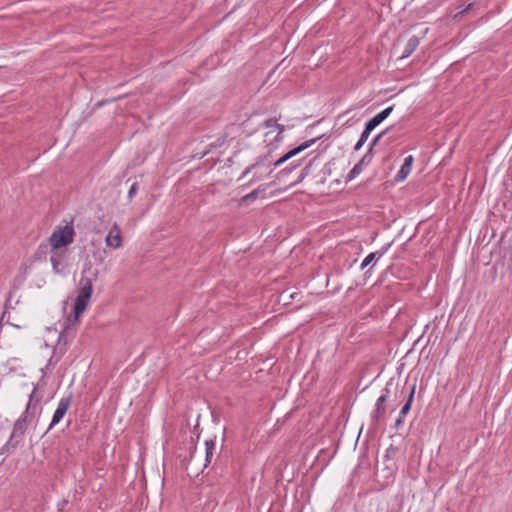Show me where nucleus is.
Returning a JSON list of instances; mask_svg holds the SVG:
<instances>
[{
    "instance_id": "nucleus-1",
    "label": "nucleus",
    "mask_w": 512,
    "mask_h": 512,
    "mask_svg": "<svg viewBox=\"0 0 512 512\" xmlns=\"http://www.w3.org/2000/svg\"><path fill=\"white\" fill-rule=\"evenodd\" d=\"M93 292L92 279L82 274L78 283V295L73 308V321L79 323L80 316L86 310Z\"/></svg>"
},
{
    "instance_id": "nucleus-2",
    "label": "nucleus",
    "mask_w": 512,
    "mask_h": 512,
    "mask_svg": "<svg viewBox=\"0 0 512 512\" xmlns=\"http://www.w3.org/2000/svg\"><path fill=\"white\" fill-rule=\"evenodd\" d=\"M30 416L31 415L29 413V405H26L25 410L23 411L21 416L14 422L11 435L8 441L1 448V453L14 450L23 440L28 428Z\"/></svg>"
},
{
    "instance_id": "nucleus-3",
    "label": "nucleus",
    "mask_w": 512,
    "mask_h": 512,
    "mask_svg": "<svg viewBox=\"0 0 512 512\" xmlns=\"http://www.w3.org/2000/svg\"><path fill=\"white\" fill-rule=\"evenodd\" d=\"M74 235L75 231L71 223L56 227L48 238L51 252L57 253L61 248L70 245L73 242Z\"/></svg>"
},
{
    "instance_id": "nucleus-4",
    "label": "nucleus",
    "mask_w": 512,
    "mask_h": 512,
    "mask_svg": "<svg viewBox=\"0 0 512 512\" xmlns=\"http://www.w3.org/2000/svg\"><path fill=\"white\" fill-rule=\"evenodd\" d=\"M392 386H393V383H392V380H390L385 385V387L383 388V390L381 392V395L379 396V398L376 401L375 409L372 413V419L375 422H379L384 417V415L386 413L385 403L390 396V393H391L390 389Z\"/></svg>"
},
{
    "instance_id": "nucleus-5",
    "label": "nucleus",
    "mask_w": 512,
    "mask_h": 512,
    "mask_svg": "<svg viewBox=\"0 0 512 512\" xmlns=\"http://www.w3.org/2000/svg\"><path fill=\"white\" fill-rule=\"evenodd\" d=\"M316 142V139H310V140H307L305 142H303L302 144H300L299 146L289 150L288 152H286L282 157H280L278 160H276L274 163H273V168L270 170V172L273 171V169L281 166L282 164H284L286 161H288L289 159L293 158L294 156L298 155L299 153H301L302 151L306 150L307 148L311 147L314 143Z\"/></svg>"
},
{
    "instance_id": "nucleus-6",
    "label": "nucleus",
    "mask_w": 512,
    "mask_h": 512,
    "mask_svg": "<svg viewBox=\"0 0 512 512\" xmlns=\"http://www.w3.org/2000/svg\"><path fill=\"white\" fill-rule=\"evenodd\" d=\"M72 401V395H68L67 397H63L60 399L58 406L53 414L52 421L49 425V429L58 424L63 417L65 416L67 410L69 409Z\"/></svg>"
},
{
    "instance_id": "nucleus-7",
    "label": "nucleus",
    "mask_w": 512,
    "mask_h": 512,
    "mask_svg": "<svg viewBox=\"0 0 512 512\" xmlns=\"http://www.w3.org/2000/svg\"><path fill=\"white\" fill-rule=\"evenodd\" d=\"M105 242L108 247H111L113 249H117L121 246V229L117 224H114L113 227L110 229L106 236Z\"/></svg>"
},
{
    "instance_id": "nucleus-8",
    "label": "nucleus",
    "mask_w": 512,
    "mask_h": 512,
    "mask_svg": "<svg viewBox=\"0 0 512 512\" xmlns=\"http://www.w3.org/2000/svg\"><path fill=\"white\" fill-rule=\"evenodd\" d=\"M413 161H414V158H413L412 155H409L408 157H406L404 159V163L401 166V168L398 171L397 176H396V178L398 180H404L408 176V174L411 171V167H412Z\"/></svg>"
},
{
    "instance_id": "nucleus-9",
    "label": "nucleus",
    "mask_w": 512,
    "mask_h": 512,
    "mask_svg": "<svg viewBox=\"0 0 512 512\" xmlns=\"http://www.w3.org/2000/svg\"><path fill=\"white\" fill-rule=\"evenodd\" d=\"M263 125L265 128H268V129H272V128L277 129L278 133L276 136V140L282 139V135H283L285 128H284V125L277 123L276 118H269V119L265 120Z\"/></svg>"
},
{
    "instance_id": "nucleus-10",
    "label": "nucleus",
    "mask_w": 512,
    "mask_h": 512,
    "mask_svg": "<svg viewBox=\"0 0 512 512\" xmlns=\"http://www.w3.org/2000/svg\"><path fill=\"white\" fill-rule=\"evenodd\" d=\"M418 45L419 38L417 36L410 37L405 45V49L401 58L410 56L417 49Z\"/></svg>"
},
{
    "instance_id": "nucleus-11",
    "label": "nucleus",
    "mask_w": 512,
    "mask_h": 512,
    "mask_svg": "<svg viewBox=\"0 0 512 512\" xmlns=\"http://www.w3.org/2000/svg\"><path fill=\"white\" fill-rule=\"evenodd\" d=\"M50 262L52 264L53 270L56 273H60L64 268V263L62 259V255L60 253V250L56 252H52V255L50 257Z\"/></svg>"
},
{
    "instance_id": "nucleus-12",
    "label": "nucleus",
    "mask_w": 512,
    "mask_h": 512,
    "mask_svg": "<svg viewBox=\"0 0 512 512\" xmlns=\"http://www.w3.org/2000/svg\"><path fill=\"white\" fill-rule=\"evenodd\" d=\"M415 390H416V385L414 384L410 388L406 403L403 405V407L401 408V410L399 412L400 416L405 417L409 413L411 406H412L413 399H414Z\"/></svg>"
},
{
    "instance_id": "nucleus-13",
    "label": "nucleus",
    "mask_w": 512,
    "mask_h": 512,
    "mask_svg": "<svg viewBox=\"0 0 512 512\" xmlns=\"http://www.w3.org/2000/svg\"><path fill=\"white\" fill-rule=\"evenodd\" d=\"M312 165L313 161L310 160L309 163L301 170L300 175L295 180L291 181L286 188H290L301 183L310 174Z\"/></svg>"
},
{
    "instance_id": "nucleus-14",
    "label": "nucleus",
    "mask_w": 512,
    "mask_h": 512,
    "mask_svg": "<svg viewBox=\"0 0 512 512\" xmlns=\"http://www.w3.org/2000/svg\"><path fill=\"white\" fill-rule=\"evenodd\" d=\"M265 190H266V186H264V185L259 186L258 188L254 189L252 192L244 195L240 199V203L248 204V203L254 201L258 197V195L260 193L265 192Z\"/></svg>"
},
{
    "instance_id": "nucleus-15",
    "label": "nucleus",
    "mask_w": 512,
    "mask_h": 512,
    "mask_svg": "<svg viewBox=\"0 0 512 512\" xmlns=\"http://www.w3.org/2000/svg\"><path fill=\"white\" fill-rule=\"evenodd\" d=\"M215 446H216V443H215V440L213 439H209V440H206L205 441V448H206V455H205V466H207L208 464H210L212 462V459H213V455H214V451H215Z\"/></svg>"
},
{
    "instance_id": "nucleus-16",
    "label": "nucleus",
    "mask_w": 512,
    "mask_h": 512,
    "mask_svg": "<svg viewBox=\"0 0 512 512\" xmlns=\"http://www.w3.org/2000/svg\"><path fill=\"white\" fill-rule=\"evenodd\" d=\"M300 166V162L297 163H291L289 166L281 169L276 176V180L282 181L286 176H288L290 173H292L296 168Z\"/></svg>"
},
{
    "instance_id": "nucleus-17",
    "label": "nucleus",
    "mask_w": 512,
    "mask_h": 512,
    "mask_svg": "<svg viewBox=\"0 0 512 512\" xmlns=\"http://www.w3.org/2000/svg\"><path fill=\"white\" fill-rule=\"evenodd\" d=\"M363 171L362 163H357L354 165V167L350 170V172L347 175V180H353L355 177H357L361 172Z\"/></svg>"
},
{
    "instance_id": "nucleus-18",
    "label": "nucleus",
    "mask_w": 512,
    "mask_h": 512,
    "mask_svg": "<svg viewBox=\"0 0 512 512\" xmlns=\"http://www.w3.org/2000/svg\"><path fill=\"white\" fill-rule=\"evenodd\" d=\"M268 155L264 156V157H261L259 158V160H257L254 164L248 166L245 171L243 172V175L242 177H245L247 174H249L253 169H255L256 167L258 166H261V165H264L266 159H267Z\"/></svg>"
},
{
    "instance_id": "nucleus-19",
    "label": "nucleus",
    "mask_w": 512,
    "mask_h": 512,
    "mask_svg": "<svg viewBox=\"0 0 512 512\" xmlns=\"http://www.w3.org/2000/svg\"><path fill=\"white\" fill-rule=\"evenodd\" d=\"M49 247H50V245H49L48 241L42 242L41 244H39L36 254H35L36 258L41 259V256L45 255L47 253Z\"/></svg>"
},
{
    "instance_id": "nucleus-20",
    "label": "nucleus",
    "mask_w": 512,
    "mask_h": 512,
    "mask_svg": "<svg viewBox=\"0 0 512 512\" xmlns=\"http://www.w3.org/2000/svg\"><path fill=\"white\" fill-rule=\"evenodd\" d=\"M390 130V128L385 129L380 134H378L376 137H374L371 142L369 143V152H372L374 146L377 145V143L380 141V139Z\"/></svg>"
},
{
    "instance_id": "nucleus-21",
    "label": "nucleus",
    "mask_w": 512,
    "mask_h": 512,
    "mask_svg": "<svg viewBox=\"0 0 512 512\" xmlns=\"http://www.w3.org/2000/svg\"><path fill=\"white\" fill-rule=\"evenodd\" d=\"M37 390H38V387L35 386L31 392V394L29 395V401L27 403V405H29V410L32 408L34 401L38 402L40 400V397L37 396Z\"/></svg>"
},
{
    "instance_id": "nucleus-22",
    "label": "nucleus",
    "mask_w": 512,
    "mask_h": 512,
    "mask_svg": "<svg viewBox=\"0 0 512 512\" xmlns=\"http://www.w3.org/2000/svg\"><path fill=\"white\" fill-rule=\"evenodd\" d=\"M377 253L376 252H372V253H369L365 258L364 260L362 261L361 263V269H364L366 268L376 257Z\"/></svg>"
},
{
    "instance_id": "nucleus-23",
    "label": "nucleus",
    "mask_w": 512,
    "mask_h": 512,
    "mask_svg": "<svg viewBox=\"0 0 512 512\" xmlns=\"http://www.w3.org/2000/svg\"><path fill=\"white\" fill-rule=\"evenodd\" d=\"M393 109H394V106H389V107L385 108L384 110H382L381 112H379L378 115L384 121L392 113Z\"/></svg>"
},
{
    "instance_id": "nucleus-24",
    "label": "nucleus",
    "mask_w": 512,
    "mask_h": 512,
    "mask_svg": "<svg viewBox=\"0 0 512 512\" xmlns=\"http://www.w3.org/2000/svg\"><path fill=\"white\" fill-rule=\"evenodd\" d=\"M137 191H138V183H137V182H134V183L131 185V187H130V189H129V191H128V199H129V200H132V199H133V197L136 195Z\"/></svg>"
},
{
    "instance_id": "nucleus-25",
    "label": "nucleus",
    "mask_w": 512,
    "mask_h": 512,
    "mask_svg": "<svg viewBox=\"0 0 512 512\" xmlns=\"http://www.w3.org/2000/svg\"><path fill=\"white\" fill-rule=\"evenodd\" d=\"M371 159H372V154H371V152H369V151H368V152H367V153H366V154L361 158V160H360L358 163H362V167L364 168V166H365L366 164H368V163L371 161Z\"/></svg>"
},
{
    "instance_id": "nucleus-26",
    "label": "nucleus",
    "mask_w": 512,
    "mask_h": 512,
    "mask_svg": "<svg viewBox=\"0 0 512 512\" xmlns=\"http://www.w3.org/2000/svg\"><path fill=\"white\" fill-rule=\"evenodd\" d=\"M371 131L364 128L363 132L361 133V136L359 140H361V143H365L370 135Z\"/></svg>"
},
{
    "instance_id": "nucleus-27",
    "label": "nucleus",
    "mask_w": 512,
    "mask_h": 512,
    "mask_svg": "<svg viewBox=\"0 0 512 512\" xmlns=\"http://www.w3.org/2000/svg\"><path fill=\"white\" fill-rule=\"evenodd\" d=\"M391 246V243H388L386 244L385 246H383L379 251H377V255L378 257H382L389 249V247Z\"/></svg>"
},
{
    "instance_id": "nucleus-28",
    "label": "nucleus",
    "mask_w": 512,
    "mask_h": 512,
    "mask_svg": "<svg viewBox=\"0 0 512 512\" xmlns=\"http://www.w3.org/2000/svg\"><path fill=\"white\" fill-rule=\"evenodd\" d=\"M364 128L372 132L376 128V126L373 123V121L370 119L369 121L366 122Z\"/></svg>"
},
{
    "instance_id": "nucleus-29",
    "label": "nucleus",
    "mask_w": 512,
    "mask_h": 512,
    "mask_svg": "<svg viewBox=\"0 0 512 512\" xmlns=\"http://www.w3.org/2000/svg\"><path fill=\"white\" fill-rule=\"evenodd\" d=\"M371 120L373 121L376 127L383 122L382 118L378 114L372 117Z\"/></svg>"
},
{
    "instance_id": "nucleus-30",
    "label": "nucleus",
    "mask_w": 512,
    "mask_h": 512,
    "mask_svg": "<svg viewBox=\"0 0 512 512\" xmlns=\"http://www.w3.org/2000/svg\"><path fill=\"white\" fill-rule=\"evenodd\" d=\"M371 120L373 121L376 127L383 122L382 118L378 114L372 117Z\"/></svg>"
},
{
    "instance_id": "nucleus-31",
    "label": "nucleus",
    "mask_w": 512,
    "mask_h": 512,
    "mask_svg": "<svg viewBox=\"0 0 512 512\" xmlns=\"http://www.w3.org/2000/svg\"><path fill=\"white\" fill-rule=\"evenodd\" d=\"M371 120L373 121L376 127L383 122L382 118L378 114L372 117Z\"/></svg>"
},
{
    "instance_id": "nucleus-32",
    "label": "nucleus",
    "mask_w": 512,
    "mask_h": 512,
    "mask_svg": "<svg viewBox=\"0 0 512 512\" xmlns=\"http://www.w3.org/2000/svg\"><path fill=\"white\" fill-rule=\"evenodd\" d=\"M404 418H405V417H402V416H400V415L398 416V418H397V419H396V421H395V427H396V428H399L400 426H402V425H403V423H404Z\"/></svg>"
},
{
    "instance_id": "nucleus-33",
    "label": "nucleus",
    "mask_w": 512,
    "mask_h": 512,
    "mask_svg": "<svg viewBox=\"0 0 512 512\" xmlns=\"http://www.w3.org/2000/svg\"><path fill=\"white\" fill-rule=\"evenodd\" d=\"M389 452H392V453H395L396 452V448L393 447L392 445L387 449V454L385 455V458L386 459H389Z\"/></svg>"
},
{
    "instance_id": "nucleus-34",
    "label": "nucleus",
    "mask_w": 512,
    "mask_h": 512,
    "mask_svg": "<svg viewBox=\"0 0 512 512\" xmlns=\"http://www.w3.org/2000/svg\"><path fill=\"white\" fill-rule=\"evenodd\" d=\"M363 145H364V143H361V140H358V142L354 146V150L355 151L360 150Z\"/></svg>"
},
{
    "instance_id": "nucleus-35",
    "label": "nucleus",
    "mask_w": 512,
    "mask_h": 512,
    "mask_svg": "<svg viewBox=\"0 0 512 512\" xmlns=\"http://www.w3.org/2000/svg\"><path fill=\"white\" fill-rule=\"evenodd\" d=\"M470 7H471V4H468L467 8L464 11L468 10Z\"/></svg>"
},
{
    "instance_id": "nucleus-36",
    "label": "nucleus",
    "mask_w": 512,
    "mask_h": 512,
    "mask_svg": "<svg viewBox=\"0 0 512 512\" xmlns=\"http://www.w3.org/2000/svg\"><path fill=\"white\" fill-rule=\"evenodd\" d=\"M63 334H64L63 332L60 333L59 339H61L63 337Z\"/></svg>"
}]
</instances>
